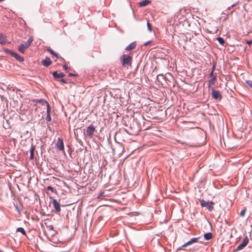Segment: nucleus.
Returning a JSON list of instances; mask_svg holds the SVG:
<instances>
[{
	"instance_id": "obj_1",
	"label": "nucleus",
	"mask_w": 252,
	"mask_h": 252,
	"mask_svg": "<svg viewBox=\"0 0 252 252\" xmlns=\"http://www.w3.org/2000/svg\"><path fill=\"white\" fill-rule=\"evenodd\" d=\"M120 60L123 66L128 67L131 66L132 58L131 56L123 54L121 56Z\"/></svg>"
},
{
	"instance_id": "obj_2",
	"label": "nucleus",
	"mask_w": 252,
	"mask_h": 252,
	"mask_svg": "<svg viewBox=\"0 0 252 252\" xmlns=\"http://www.w3.org/2000/svg\"><path fill=\"white\" fill-rule=\"evenodd\" d=\"M33 40V38L32 36H31L28 40L27 42L21 44L18 47V51L22 53H25V51L31 45V43Z\"/></svg>"
},
{
	"instance_id": "obj_3",
	"label": "nucleus",
	"mask_w": 252,
	"mask_h": 252,
	"mask_svg": "<svg viewBox=\"0 0 252 252\" xmlns=\"http://www.w3.org/2000/svg\"><path fill=\"white\" fill-rule=\"evenodd\" d=\"M214 203L208 202L204 200H200V205L202 207H206L209 211H212L214 209Z\"/></svg>"
},
{
	"instance_id": "obj_4",
	"label": "nucleus",
	"mask_w": 252,
	"mask_h": 252,
	"mask_svg": "<svg viewBox=\"0 0 252 252\" xmlns=\"http://www.w3.org/2000/svg\"><path fill=\"white\" fill-rule=\"evenodd\" d=\"M4 51L10 54L11 56L15 57L17 60L20 62H23L24 61V58L21 56H20L18 54L14 52L13 51L6 49L4 50Z\"/></svg>"
},
{
	"instance_id": "obj_5",
	"label": "nucleus",
	"mask_w": 252,
	"mask_h": 252,
	"mask_svg": "<svg viewBox=\"0 0 252 252\" xmlns=\"http://www.w3.org/2000/svg\"><path fill=\"white\" fill-rule=\"evenodd\" d=\"M249 238H248V236H246L244 238L243 242L240 245H239V246L236 248L235 251H238L243 249L244 248H245L247 245V244L249 243Z\"/></svg>"
},
{
	"instance_id": "obj_6",
	"label": "nucleus",
	"mask_w": 252,
	"mask_h": 252,
	"mask_svg": "<svg viewBox=\"0 0 252 252\" xmlns=\"http://www.w3.org/2000/svg\"><path fill=\"white\" fill-rule=\"evenodd\" d=\"M95 130V127L93 125L89 126L87 128V134L90 137H92Z\"/></svg>"
},
{
	"instance_id": "obj_7",
	"label": "nucleus",
	"mask_w": 252,
	"mask_h": 252,
	"mask_svg": "<svg viewBox=\"0 0 252 252\" xmlns=\"http://www.w3.org/2000/svg\"><path fill=\"white\" fill-rule=\"evenodd\" d=\"M57 148L63 151L64 150V145H63V142L62 139L61 138H58L57 142L56 144Z\"/></svg>"
},
{
	"instance_id": "obj_8",
	"label": "nucleus",
	"mask_w": 252,
	"mask_h": 252,
	"mask_svg": "<svg viewBox=\"0 0 252 252\" xmlns=\"http://www.w3.org/2000/svg\"><path fill=\"white\" fill-rule=\"evenodd\" d=\"M199 239V237L197 238H193L191 239L189 241H188L186 243L184 244L182 247H186L189 245H191L193 243H197L198 242V240Z\"/></svg>"
},
{
	"instance_id": "obj_9",
	"label": "nucleus",
	"mask_w": 252,
	"mask_h": 252,
	"mask_svg": "<svg viewBox=\"0 0 252 252\" xmlns=\"http://www.w3.org/2000/svg\"><path fill=\"white\" fill-rule=\"evenodd\" d=\"M212 97L214 99H221V95L220 94V92L219 91L213 89L212 90Z\"/></svg>"
},
{
	"instance_id": "obj_10",
	"label": "nucleus",
	"mask_w": 252,
	"mask_h": 252,
	"mask_svg": "<svg viewBox=\"0 0 252 252\" xmlns=\"http://www.w3.org/2000/svg\"><path fill=\"white\" fill-rule=\"evenodd\" d=\"M53 204L54 205V207L56 211L57 212H60L61 211L60 205L59 203L55 199H54L53 200Z\"/></svg>"
},
{
	"instance_id": "obj_11",
	"label": "nucleus",
	"mask_w": 252,
	"mask_h": 252,
	"mask_svg": "<svg viewBox=\"0 0 252 252\" xmlns=\"http://www.w3.org/2000/svg\"><path fill=\"white\" fill-rule=\"evenodd\" d=\"M47 116L46 117V120L47 122H50L51 120V117L50 115V107L49 106V103H47Z\"/></svg>"
},
{
	"instance_id": "obj_12",
	"label": "nucleus",
	"mask_w": 252,
	"mask_h": 252,
	"mask_svg": "<svg viewBox=\"0 0 252 252\" xmlns=\"http://www.w3.org/2000/svg\"><path fill=\"white\" fill-rule=\"evenodd\" d=\"M53 77L55 78H61L65 76V74L63 72L58 73L57 71H54L52 73Z\"/></svg>"
},
{
	"instance_id": "obj_13",
	"label": "nucleus",
	"mask_w": 252,
	"mask_h": 252,
	"mask_svg": "<svg viewBox=\"0 0 252 252\" xmlns=\"http://www.w3.org/2000/svg\"><path fill=\"white\" fill-rule=\"evenodd\" d=\"M136 42H132L129 45H128L127 46H126L125 48L126 50V51H130L131 50L134 49L136 47Z\"/></svg>"
},
{
	"instance_id": "obj_14",
	"label": "nucleus",
	"mask_w": 252,
	"mask_h": 252,
	"mask_svg": "<svg viewBox=\"0 0 252 252\" xmlns=\"http://www.w3.org/2000/svg\"><path fill=\"white\" fill-rule=\"evenodd\" d=\"M42 64L45 66H48L51 64V61L50 58H46L44 60L42 61Z\"/></svg>"
},
{
	"instance_id": "obj_15",
	"label": "nucleus",
	"mask_w": 252,
	"mask_h": 252,
	"mask_svg": "<svg viewBox=\"0 0 252 252\" xmlns=\"http://www.w3.org/2000/svg\"><path fill=\"white\" fill-rule=\"evenodd\" d=\"M151 2L150 0H145L142 1L139 3V6L140 7H143L147 5L149 3Z\"/></svg>"
},
{
	"instance_id": "obj_16",
	"label": "nucleus",
	"mask_w": 252,
	"mask_h": 252,
	"mask_svg": "<svg viewBox=\"0 0 252 252\" xmlns=\"http://www.w3.org/2000/svg\"><path fill=\"white\" fill-rule=\"evenodd\" d=\"M204 237L205 239H206L207 240H209L211 239L213 237L212 233L211 232L205 233L204 235Z\"/></svg>"
},
{
	"instance_id": "obj_17",
	"label": "nucleus",
	"mask_w": 252,
	"mask_h": 252,
	"mask_svg": "<svg viewBox=\"0 0 252 252\" xmlns=\"http://www.w3.org/2000/svg\"><path fill=\"white\" fill-rule=\"evenodd\" d=\"M216 80V76H214L213 78H212L211 80H210L208 82L209 87H210L211 86H213L215 84Z\"/></svg>"
},
{
	"instance_id": "obj_18",
	"label": "nucleus",
	"mask_w": 252,
	"mask_h": 252,
	"mask_svg": "<svg viewBox=\"0 0 252 252\" xmlns=\"http://www.w3.org/2000/svg\"><path fill=\"white\" fill-rule=\"evenodd\" d=\"M0 43L2 45L5 44L6 43V40L5 36L1 33H0Z\"/></svg>"
},
{
	"instance_id": "obj_19",
	"label": "nucleus",
	"mask_w": 252,
	"mask_h": 252,
	"mask_svg": "<svg viewBox=\"0 0 252 252\" xmlns=\"http://www.w3.org/2000/svg\"><path fill=\"white\" fill-rule=\"evenodd\" d=\"M35 150V147L32 146L30 149V159H33L34 158V151Z\"/></svg>"
},
{
	"instance_id": "obj_20",
	"label": "nucleus",
	"mask_w": 252,
	"mask_h": 252,
	"mask_svg": "<svg viewBox=\"0 0 252 252\" xmlns=\"http://www.w3.org/2000/svg\"><path fill=\"white\" fill-rule=\"evenodd\" d=\"M17 232L21 233L22 234L26 235V233L24 229L22 227H19L17 229Z\"/></svg>"
},
{
	"instance_id": "obj_21",
	"label": "nucleus",
	"mask_w": 252,
	"mask_h": 252,
	"mask_svg": "<svg viewBox=\"0 0 252 252\" xmlns=\"http://www.w3.org/2000/svg\"><path fill=\"white\" fill-rule=\"evenodd\" d=\"M47 51L49 52L52 55L55 56L56 58H58V54L56 52L53 51L51 48H48Z\"/></svg>"
},
{
	"instance_id": "obj_22",
	"label": "nucleus",
	"mask_w": 252,
	"mask_h": 252,
	"mask_svg": "<svg viewBox=\"0 0 252 252\" xmlns=\"http://www.w3.org/2000/svg\"><path fill=\"white\" fill-rule=\"evenodd\" d=\"M217 40L219 41V42L221 45H223L224 43V41L222 37H219L217 38Z\"/></svg>"
},
{
	"instance_id": "obj_23",
	"label": "nucleus",
	"mask_w": 252,
	"mask_h": 252,
	"mask_svg": "<svg viewBox=\"0 0 252 252\" xmlns=\"http://www.w3.org/2000/svg\"><path fill=\"white\" fill-rule=\"evenodd\" d=\"M37 103H43V104H46L47 105V103H48L47 101L43 100V99H36L35 101Z\"/></svg>"
},
{
	"instance_id": "obj_24",
	"label": "nucleus",
	"mask_w": 252,
	"mask_h": 252,
	"mask_svg": "<svg viewBox=\"0 0 252 252\" xmlns=\"http://www.w3.org/2000/svg\"><path fill=\"white\" fill-rule=\"evenodd\" d=\"M147 27H148V30L150 32H152V25H151V24L149 22H147Z\"/></svg>"
},
{
	"instance_id": "obj_25",
	"label": "nucleus",
	"mask_w": 252,
	"mask_h": 252,
	"mask_svg": "<svg viewBox=\"0 0 252 252\" xmlns=\"http://www.w3.org/2000/svg\"><path fill=\"white\" fill-rule=\"evenodd\" d=\"M246 209H243L240 213V215L241 217H244L245 214V212H246Z\"/></svg>"
},
{
	"instance_id": "obj_26",
	"label": "nucleus",
	"mask_w": 252,
	"mask_h": 252,
	"mask_svg": "<svg viewBox=\"0 0 252 252\" xmlns=\"http://www.w3.org/2000/svg\"><path fill=\"white\" fill-rule=\"evenodd\" d=\"M47 189L51 190L52 192H54L55 191V189H54V188L51 186L47 187Z\"/></svg>"
},
{
	"instance_id": "obj_27",
	"label": "nucleus",
	"mask_w": 252,
	"mask_h": 252,
	"mask_svg": "<svg viewBox=\"0 0 252 252\" xmlns=\"http://www.w3.org/2000/svg\"><path fill=\"white\" fill-rule=\"evenodd\" d=\"M246 84L249 85L250 87L252 88V82L250 81H247Z\"/></svg>"
},
{
	"instance_id": "obj_28",
	"label": "nucleus",
	"mask_w": 252,
	"mask_h": 252,
	"mask_svg": "<svg viewBox=\"0 0 252 252\" xmlns=\"http://www.w3.org/2000/svg\"><path fill=\"white\" fill-rule=\"evenodd\" d=\"M246 42L248 44H249V45H251L252 43V39L250 40H247V41H246Z\"/></svg>"
},
{
	"instance_id": "obj_29",
	"label": "nucleus",
	"mask_w": 252,
	"mask_h": 252,
	"mask_svg": "<svg viewBox=\"0 0 252 252\" xmlns=\"http://www.w3.org/2000/svg\"><path fill=\"white\" fill-rule=\"evenodd\" d=\"M60 82H61L63 83H66V81L64 79H61L60 80Z\"/></svg>"
},
{
	"instance_id": "obj_30",
	"label": "nucleus",
	"mask_w": 252,
	"mask_h": 252,
	"mask_svg": "<svg viewBox=\"0 0 252 252\" xmlns=\"http://www.w3.org/2000/svg\"><path fill=\"white\" fill-rule=\"evenodd\" d=\"M63 67V68H64L65 69H67V67H67V65H66V64H64Z\"/></svg>"
},
{
	"instance_id": "obj_31",
	"label": "nucleus",
	"mask_w": 252,
	"mask_h": 252,
	"mask_svg": "<svg viewBox=\"0 0 252 252\" xmlns=\"http://www.w3.org/2000/svg\"><path fill=\"white\" fill-rule=\"evenodd\" d=\"M103 193H104V192H103V191H102V192H100V194H99V196H98V197H100V196H102V195H103Z\"/></svg>"
},
{
	"instance_id": "obj_32",
	"label": "nucleus",
	"mask_w": 252,
	"mask_h": 252,
	"mask_svg": "<svg viewBox=\"0 0 252 252\" xmlns=\"http://www.w3.org/2000/svg\"><path fill=\"white\" fill-rule=\"evenodd\" d=\"M213 70L212 71V72H211V73L210 74V76H213Z\"/></svg>"
},
{
	"instance_id": "obj_33",
	"label": "nucleus",
	"mask_w": 252,
	"mask_h": 252,
	"mask_svg": "<svg viewBox=\"0 0 252 252\" xmlns=\"http://www.w3.org/2000/svg\"><path fill=\"white\" fill-rule=\"evenodd\" d=\"M215 65H213V67H212V70H213V71H214V69H215Z\"/></svg>"
},
{
	"instance_id": "obj_34",
	"label": "nucleus",
	"mask_w": 252,
	"mask_h": 252,
	"mask_svg": "<svg viewBox=\"0 0 252 252\" xmlns=\"http://www.w3.org/2000/svg\"><path fill=\"white\" fill-rule=\"evenodd\" d=\"M148 44H149V42L146 43L145 44V45H147Z\"/></svg>"
},
{
	"instance_id": "obj_35",
	"label": "nucleus",
	"mask_w": 252,
	"mask_h": 252,
	"mask_svg": "<svg viewBox=\"0 0 252 252\" xmlns=\"http://www.w3.org/2000/svg\"><path fill=\"white\" fill-rule=\"evenodd\" d=\"M69 75V76H72V74L71 73H70Z\"/></svg>"
},
{
	"instance_id": "obj_36",
	"label": "nucleus",
	"mask_w": 252,
	"mask_h": 252,
	"mask_svg": "<svg viewBox=\"0 0 252 252\" xmlns=\"http://www.w3.org/2000/svg\"><path fill=\"white\" fill-rule=\"evenodd\" d=\"M234 6H235V4H233L232 5V7Z\"/></svg>"
},
{
	"instance_id": "obj_37",
	"label": "nucleus",
	"mask_w": 252,
	"mask_h": 252,
	"mask_svg": "<svg viewBox=\"0 0 252 252\" xmlns=\"http://www.w3.org/2000/svg\"><path fill=\"white\" fill-rule=\"evenodd\" d=\"M0 252H1V251H0Z\"/></svg>"
}]
</instances>
